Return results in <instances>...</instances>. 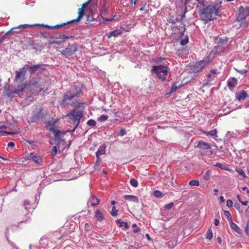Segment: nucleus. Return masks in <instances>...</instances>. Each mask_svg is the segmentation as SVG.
Instances as JSON below:
<instances>
[{"label":"nucleus","instance_id":"a18cd8bd","mask_svg":"<svg viewBox=\"0 0 249 249\" xmlns=\"http://www.w3.org/2000/svg\"><path fill=\"white\" fill-rule=\"evenodd\" d=\"M189 185L190 186H199V182L197 180H192L189 182Z\"/></svg>","mask_w":249,"mask_h":249},{"label":"nucleus","instance_id":"3c124183","mask_svg":"<svg viewBox=\"0 0 249 249\" xmlns=\"http://www.w3.org/2000/svg\"><path fill=\"white\" fill-rule=\"evenodd\" d=\"M132 227L134 229L133 230V232L134 233H138L139 231H141V228L138 227L136 224H133Z\"/></svg>","mask_w":249,"mask_h":249},{"label":"nucleus","instance_id":"393cba45","mask_svg":"<svg viewBox=\"0 0 249 249\" xmlns=\"http://www.w3.org/2000/svg\"><path fill=\"white\" fill-rule=\"evenodd\" d=\"M106 154V146L104 145H100L97 152H96V157H100L102 155Z\"/></svg>","mask_w":249,"mask_h":249},{"label":"nucleus","instance_id":"9b49d317","mask_svg":"<svg viewBox=\"0 0 249 249\" xmlns=\"http://www.w3.org/2000/svg\"><path fill=\"white\" fill-rule=\"evenodd\" d=\"M196 147L202 150H210L209 151V153L208 154V155H212L213 154V152L211 150V146L210 144L207 142H205L203 141H199L198 142V143L196 145Z\"/></svg>","mask_w":249,"mask_h":249},{"label":"nucleus","instance_id":"8fccbe9b","mask_svg":"<svg viewBox=\"0 0 249 249\" xmlns=\"http://www.w3.org/2000/svg\"><path fill=\"white\" fill-rule=\"evenodd\" d=\"M211 172L210 171H207L203 176V179L205 180H208L210 178Z\"/></svg>","mask_w":249,"mask_h":249},{"label":"nucleus","instance_id":"6e6552de","mask_svg":"<svg viewBox=\"0 0 249 249\" xmlns=\"http://www.w3.org/2000/svg\"><path fill=\"white\" fill-rule=\"evenodd\" d=\"M49 130L54 134L55 143L56 145H59L62 141H64L62 139V132L60 130L56 129L54 127H51Z\"/></svg>","mask_w":249,"mask_h":249},{"label":"nucleus","instance_id":"0eeeda50","mask_svg":"<svg viewBox=\"0 0 249 249\" xmlns=\"http://www.w3.org/2000/svg\"><path fill=\"white\" fill-rule=\"evenodd\" d=\"M78 51L77 43L69 44L67 47L62 51L61 53L66 58H69Z\"/></svg>","mask_w":249,"mask_h":249},{"label":"nucleus","instance_id":"423d86ee","mask_svg":"<svg viewBox=\"0 0 249 249\" xmlns=\"http://www.w3.org/2000/svg\"><path fill=\"white\" fill-rule=\"evenodd\" d=\"M89 4H92L93 6L97 4V0H89L88 1L83 4L82 7L78 9V16L77 18L70 21V22H79L84 15V9L88 7Z\"/></svg>","mask_w":249,"mask_h":249},{"label":"nucleus","instance_id":"72a5a7b5","mask_svg":"<svg viewBox=\"0 0 249 249\" xmlns=\"http://www.w3.org/2000/svg\"><path fill=\"white\" fill-rule=\"evenodd\" d=\"M121 114L122 112L117 111L115 109H113V110H111V113H110V115L111 116H112L113 117L115 116L118 118H121Z\"/></svg>","mask_w":249,"mask_h":249},{"label":"nucleus","instance_id":"5701e85b","mask_svg":"<svg viewBox=\"0 0 249 249\" xmlns=\"http://www.w3.org/2000/svg\"><path fill=\"white\" fill-rule=\"evenodd\" d=\"M214 57V55H211L210 53L208 56L205 57L201 61L203 62V64H205V66H206L213 61Z\"/></svg>","mask_w":249,"mask_h":249},{"label":"nucleus","instance_id":"4be33fe9","mask_svg":"<svg viewBox=\"0 0 249 249\" xmlns=\"http://www.w3.org/2000/svg\"><path fill=\"white\" fill-rule=\"evenodd\" d=\"M248 95L245 90H242L238 94L236 93V98L239 101L244 100L247 97Z\"/></svg>","mask_w":249,"mask_h":249},{"label":"nucleus","instance_id":"4d7b16f0","mask_svg":"<svg viewBox=\"0 0 249 249\" xmlns=\"http://www.w3.org/2000/svg\"><path fill=\"white\" fill-rule=\"evenodd\" d=\"M103 19L104 20V23H106V22L107 21H112L113 20H114V18L115 17V15H114L112 18H104L102 16H101Z\"/></svg>","mask_w":249,"mask_h":249},{"label":"nucleus","instance_id":"de8ad7c7","mask_svg":"<svg viewBox=\"0 0 249 249\" xmlns=\"http://www.w3.org/2000/svg\"><path fill=\"white\" fill-rule=\"evenodd\" d=\"M57 146L58 145H56L55 146H53L51 152V154L53 156H55L57 153V151H58L57 147Z\"/></svg>","mask_w":249,"mask_h":249},{"label":"nucleus","instance_id":"ddd939ff","mask_svg":"<svg viewBox=\"0 0 249 249\" xmlns=\"http://www.w3.org/2000/svg\"><path fill=\"white\" fill-rule=\"evenodd\" d=\"M227 48V47H224L223 45H216L211 51L210 54L215 56V55L220 54V53L224 52Z\"/></svg>","mask_w":249,"mask_h":249},{"label":"nucleus","instance_id":"e2e57ef3","mask_svg":"<svg viewBox=\"0 0 249 249\" xmlns=\"http://www.w3.org/2000/svg\"><path fill=\"white\" fill-rule=\"evenodd\" d=\"M198 3L200 4L202 6H203V7L207 6V4H205V0H196Z\"/></svg>","mask_w":249,"mask_h":249},{"label":"nucleus","instance_id":"7ed1b4c3","mask_svg":"<svg viewBox=\"0 0 249 249\" xmlns=\"http://www.w3.org/2000/svg\"><path fill=\"white\" fill-rule=\"evenodd\" d=\"M81 91V89L79 86L76 85H72L63 95L62 100L59 101L60 105L64 107H68L69 106H71L75 108H80L83 103H79L77 101L71 102V101L72 99L78 97Z\"/></svg>","mask_w":249,"mask_h":249},{"label":"nucleus","instance_id":"f03ea898","mask_svg":"<svg viewBox=\"0 0 249 249\" xmlns=\"http://www.w3.org/2000/svg\"><path fill=\"white\" fill-rule=\"evenodd\" d=\"M222 4V1H219L213 4H210L206 6L200 8L198 10V13L200 19L205 24L216 18V17H221V13L219 12V8Z\"/></svg>","mask_w":249,"mask_h":249},{"label":"nucleus","instance_id":"7c9ffc66","mask_svg":"<svg viewBox=\"0 0 249 249\" xmlns=\"http://www.w3.org/2000/svg\"><path fill=\"white\" fill-rule=\"evenodd\" d=\"M101 13L100 15L102 16L104 13H107L108 12V6H107V3L106 1H104L103 3L101 9L100 10Z\"/></svg>","mask_w":249,"mask_h":249},{"label":"nucleus","instance_id":"6e6d98bb","mask_svg":"<svg viewBox=\"0 0 249 249\" xmlns=\"http://www.w3.org/2000/svg\"><path fill=\"white\" fill-rule=\"evenodd\" d=\"M174 206V203L173 202L169 203L167 204H166L164 208L165 209L170 210Z\"/></svg>","mask_w":249,"mask_h":249},{"label":"nucleus","instance_id":"13d9d810","mask_svg":"<svg viewBox=\"0 0 249 249\" xmlns=\"http://www.w3.org/2000/svg\"><path fill=\"white\" fill-rule=\"evenodd\" d=\"M126 134V131L124 128H121L120 131V135L121 136H124Z\"/></svg>","mask_w":249,"mask_h":249},{"label":"nucleus","instance_id":"aec40b11","mask_svg":"<svg viewBox=\"0 0 249 249\" xmlns=\"http://www.w3.org/2000/svg\"><path fill=\"white\" fill-rule=\"evenodd\" d=\"M122 34V31L121 30H120V29H116V30H114L109 32V33H108L107 35V36L108 38H111L112 36L116 37L118 35H121Z\"/></svg>","mask_w":249,"mask_h":249},{"label":"nucleus","instance_id":"09e8293b","mask_svg":"<svg viewBox=\"0 0 249 249\" xmlns=\"http://www.w3.org/2000/svg\"><path fill=\"white\" fill-rule=\"evenodd\" d=\"M72 36H67L65 35H61L60 34L58 35V36L56 37V38H59V39H70V38H72Z\"/></svg>","mask_w":249,"mask_h":249},{"label":"nucleus","instance_id":"5fc2aeb1","mask_svg":"<svg viewBox=\"0 0 249 249\" xmlns=\"http://www.w3.org/2000/svg\"><path fill=\"white\" fill-rule=\"evenodd\" d=\"M41 36H42L43 38H53V36H51L48 33H41Z\"/></svg>","mask_w":249,"mask_h":249},{"label":"nucleus","instance_id":"a878e982","mask_svg":"<svg viewBox=\"0 0 249 249\" xmlns=\"http://www.w3.org/2000/svg\"><path fill=\"white\" fill-rule=\"evenodd\" d=\"M230 225L231 228L235 232L239 234L241 233V230L240 228L232 221L230 222Z\"/></svg>","mask_w":249,"mask_h":249},{"label":"nucleus","instance_id":"9d476101","mask_svg":"<svg viewBox=\"0 0 249 249\" xmlns=\"http://www.w3.org/2000/svg\"><path fill=\"white\" fill-rule=\"evenodd\" d=\"M25 159L26 160H32L37 164H39L42 162V157L34 152L30 153L27 157H26Z\"/></svg>","mask_w":249,"mask_h":249},{"label":"nucleus","instance_id":"79ce46f5","mask_svg":"<svg viewBox=\"0 0 249 249\" xmlns=\"http://www.w3.org/2000/svg\"><path fill=\"white\" fill-rule=\"evenodd\" d=\"M236 171L238 173V174L242 176L243 177V178H246V175L245 173V172L242 169L238 168L236 170Z\"/></svg>","mask_w":249,"mask_h":249},{"label":"nucleus","instance_id":"e433bc0d","mask_svg":"<svg viewBox=\"0 0 249 249\" xmlns=\"http://www.w3.org/2000/svg\"><path fill=\"white\" fill-rule=\"evenodd\" d=\"M154 195L156 197L161 198L164 196L163 194L159 190H155L154 192Z\"/></svg>","mask_w":249,"mask_h":249},{"label":"nucleus","instance_id":"20e7f679","mask_svg":"<svg viewBox=\"0 0 249 249\" xmlns=\"http://www.w3.org/2000/svg\"><path fill=\"white\" fill-rule=\"evenodd\" d=\"M77 109L74 108L67 115V116L69 117L74 126L73 129L71 130V133L74 132L80 123L81 118L84 116L83 111L82 110H77Z\"/></svg>","mask_w":249,"mask_h":249},{"label":"nucleus","instance_id":"2eb2a0df","mask_svg":"<svg viewBox=\"0 0 249 249\" xmlns=\"http://www.w3.org/2000/svg\"><path fill=\"white\" fill-rule=\"evenodd\" d=\"M41 111V110H39L36 112H33V113L32 115V116L28 121V123L32 124L38 121L40 118Z\"/></svg>","mask_w":249,"mask_h":249},{"label":"nucleus","instance_id":"58836bf2","mask_svg":"<svg viewBox=\"0 0 249 249\" xmlns=\"http://www.w3.org/2000/svg\"><path fill=\"white\" fill-rule=\"evenodd\" d=\"M167 20L168 22L171 23L173 24H176L178 21V19L177 18H174L173 16H170V17L168 18Z\"/></svg>","mask_w":249,"mask_h":249},{"label":"nucleus","instance_id":"49530a36","mask_svg":"<svg viewBox=\"0 0 249 249\" xmlns=\"http://www.w3.org/2000/svg\"><path fill=\"white\" fill-rule=\"evenodd\" d=\"M118 212V210L116 209L115 206H113L112 207V209L111 212L110 213V214H111V215L112 216L115 217L118 214V213H117Z\"/></svg>","mask_w":249,"mask_h":249},{"label":"nucleus","instance_id":"f257e3e1","mask_svg":"<svg viewBox=\"0 0 249 249\" xmlns=\"http://www.w3.org/2000/svg\"><path fill=\"white\" fill-rule=\"evenodd\" d=\"M45 70V64L42 63L32 64L30 62L28 61L22 68L15 71V77L14 80L15 89H11L9 88L5 89L6 96L8 97H13L15 94L20 95L25 89L27 88L29 84L26 80V73H28L30 76H31L36 72L42 73Z\"/></svg>","mask_w":249,"mask_h":249},{"label":"nucleus","instance_id":"f704fd0d","mask_svg":"<svg viewBox=\"0 0 249 249\" xmlns=\"http://www.w3.org/2000/svg\"><path fill=\"white\" fill-rule=\"evenodd\" d=\"M224 213L225 216L227 217V219H228V221H229L230 222L232 221L231 214L229 211L225 210L224 211Z\"/></svg>","mask_w":249,"mask_h":249},{"label":"nucleus","instance_id":"0e129e2a","mask_svg":"<svg viewBox=\"0 0 249 249\" xmlns=\"http://www.w3.org/2000/svg\"><path fill=\"white\" fill-rule=\"evenodd\" d=\"M233 205V202L231 199H228L227 201V206L228 207H231Z\"/></svg>","mask_w":249,"mask_h":249},{"label":"nucleus","instance_id":"2f4dec72","mask_svg":"<svg viewBox=\"0 0 249 249\" xmlns=\"http://www.w3.org/2000/svg\"><path fill=\"white\" fill-rule=\"evenodd\" d=\"M116 223L118 225L119 227H122L124 226L126 229H128L129 228V226L127 222H122L121 219H118L116 220Z\"/></svg>","mask_w":249,"mask_h":249},{"label":"nucleus","instance_id":"ea45409f","mask_svg":"<svg viewBox=\"0 0 249 249\" xmlns=\"http://www.w3.org/2000/svg\"><path fill=\"white\" fill-rule=\"evenodd\" d=\"M213 237V233L211 229H209L207 232L206 238L209 240H211Z\"/></svg>","mask_w":249,"mask_h":249},{"label":"nucleus","instance_id":"f3484780","mask_svg":"<svg viewBox=\"0 0 249 249\" xmlns=\"http://www.w3.org/2000/svg\"><path fill=\"white\" fill-rule=\"evenodd\" d=\"M73 23V22H70V21H69L66 23H62L60 24H57L55 26H49V25H44L43 24H41V26H44L45 27L49 28V29H58V28H61L62 27H64L67 24H71ZM34 25L35 26H40V25H41V24H35Z\"/></svg>","mask_w":249,"mask_h":249},{"label":"nucleus","instance_id":"b1692460","mask_svg":"<svg viewBox=\"0 0 249 249\" xmlns=\"http://www.w3.org/2000/svg\"><path fill=\"white\" fill-rule=\"evenodd\" d=\"M214 57V55H211L210 53L208 56L205 57L201 61L203 62V64H205V66H206L213 61Z\"/></svg>","mask_w":249,"mask_h":249},{"label":"nucleus","instance_id":"603ef678","mask_svg":"<svg viewBox=\"0 0 249 249\" xmlns=\"http://www.w3.org/2000/svg\"><path fill=\"white\" fill-rule=\"evenodd\" d=\"M0 133H1L2 136H7L8 135H13L15 134L14 132H7L5 131H0Z\"/></svg>","mask_w":249,"mask_h":249},{"label":"nucleus","instance_id":"39448f33","mask_svg":"<svg viewBox=\"0 0 249 249\" xmlns=\"http://www.w3.org/2000/svg\"><path fill=\"white\" fill-rule=\"evenodd\" d=\"M151 72H155L157 77L162 82L166 80V76L169 73V69L167 66L160 65L152 66Z\"/></svg>","mask_w":249,"mask_h":249},{"label":"nucleus","instance_id":"bf43d9fd","mask_svg":"<svg viewBox=\"0 0 249 249\" xmlns=\"http://www.w3.org/2000/svg\"><path fill=\"white\" fill-rule=\"evenodd\" d=\"M95 19L92 16L89 15L87 16V21L89 22H92L95 21Z\"/></svg>","mask_w":249,"mask_h":249},{"label":"nucleus","instance_id":"c03bdc74","mask_svg":"<svg viewBox=\"0 0 249 249\" xmlns=\"http://www.w3.org/2000/svg\"><path fill=\"white\" fill-rule=\"evenodd\" d=\"M130 183L132 186L134 187H137L138 186V181L136 179L133 178L130 179Z\"/></svg>","mask_w":249,"mask_h":249},{"label":"nucleus","instance_id":"774afa93","mask_svg":"<svg viewBox=\"0 0 249 249\" xmlns=\"http://www.w3.org/2000/svg\"><path fill=\"white\" fill-rule=\"evenodd\" d=\"M215 167H219V168L223 169V164L219 162H216L215 164L213 165Z\"/></svg>","mask_w":249,"mask_h":249},{"label":"nucleus","instance_id":"4468645a","mask_svg":"<svg viewBox=\"0 0 249 249\" xmlns=\"http://www.w3.org/2000/svg\"><path fill=\"white\" fill-rule=\"evenodd\" d=\"M238 16L236 18L239 20L245 19L246 18L249 16V13L246 10V8L243 6H240L238 9Z\"/></svg>","mask_w":249,"mask_h":249},{"label":"nucleus","instance_id":"c756f323","mask_svg":"<svg viewBox=\"0 0 249 249\" xmlns=\"http://www.w3.org/2000/svg\"><path fill=\"white\" fill-rule=\"evenodd\" d=\"M102 162V160L99 157H96V160L94 165V169L95 170L99 171L100 169V166Z\"/></svg>","mask_w":249,"mask_h":249},{"label":"nucleus","instance_id":"338daca9","mask_svg":"<svg viewBox=\"0 0 249 249\" xmlns=\"http://www.w3.org/2000/svg\"><path fill=\"white\" fill-rule=\"evenodd\" d=\"M7 239L9 243L11 245V246L14 248H15L16 249H18V248L11 241H10L8 237H7Z\"/></svg>","mask_w":249,"mask_h":249},{"label":"nucleus","instance_id":"6ab92c4d","mask_svg":"<svg viewBox=\"0 0 249 249\" xmlns=\"http://www.w3.org/2000/svg\"><path fill=\"white\" fill-rule=\"evenodd\" d=\"M205 64H203L201 61L196 63L194 65V72H198L202 70L205 67Z\"/></svg>","mask_w":249,"mask_h":249},{"label":"nucleus","instance_id":"c9c22d12","mask_svg":"<svg viewBox=\"0 0 249 249\" xmlns=\"http://www.w3.org/2000/svg\"><path fill=\"white\" fill-rule=\"evenodd\" d=\"M189 42V37L188 36H186L184 39H182L180 41V44L181 46L186 45Z\"/></svg>","mask_w":249,"mask_h":249},{"label":"nucleus","instance_id":"f8f14e48","mask_svg":"<svg viewBox=\"0 0 249 249\" xmlns=\"http://www.w3.org/2000/svg\"><path fill=\"white\" fill-rule=\"evenodd\" d=\"M229 38L226 36H224L223 37L220 36H218L214 37V41L215 44H217V45H224L225 47H228V45L227 44V42L228 41Z\"/></svg>","mask_w":249,"mask_h":249},{"label":"nucleus","instance_id":"37998d69","mask_svg":"<svg viewBox=\"0 0 249 249\" xmlns=\"http://www.w3.org/2000/svg\"><path fill=\"white\" fill-rule=\"evenodd\" d=\"M108 118V116L103 115L98 118V121L100 122H103L107 121V120Z\"/></svg>","mask_w":249,"mask_h":249},{"label":"nucleus","instance_id":"4c0bfd02","mask_svg":"<svg viewBox=\"0 0 249 249\" xmlns=\"http://www.w3.org/2000/svg\"><path fill=\"white\" fill-rule=\"evenodd\" d=\"M87 124L89 126L94 127L96 125V122L94 120L91 119L88 121Z\"/></svg>","mask_w":249,"mask_h":249},{"label":"nucleus","instance_id":"052dcab7","mask_svg":"<svg viewBox=\"0 0 249 249\" xmlns=\"http://www.w3.org/2000/svg\"><path fill=\"white\" fill-rule=\"evenodd\" d=\"M245 232L247 235L249 236V221L247 222V225L245 228Z\"/></svg>","mask_w":249,"mask_h":249},{"label":"nucleus","instance_id":"c85d7f7f","mask_svg":"<svg viewBox=\"0 0 249 249\" xmlns=\"http://www.w3.org/2000/svg\"><path fill=\"white\" fill-rule=\"evenodd\" d=\"M236 21L240 22L239 28L245 29L248 26L249 23L245 19L239 20L238 18H236Z\"/></svg>","mask_w":249,"mask_h":249},{"label":"nucleus","instance_id":"a211bd4d","mask_svg":"<svg viewBox=\"0 0 249 249\" xmlns=\"http://www.w3.org/2000/svg\"><path fill=\"white\" fill-rule=\"evenodd\" d=\"M100 202L99 199L96 197L95 196L92 195L88 201V205L89 203L91 206H95L97 205H98Z\"/></svg>","mask_w":249,"mask_h":249},{"label":"nucleus","instance_id":"412c9836","mask_svg":"<svg viewBox=\"0 0 249 249\" xmlns=\"http://www.w3.org/2000/svg\"><path fill=\"white\" fill-rule=\"evenodd\" d=\"M124 198L126 200L136 203H138L139 202L138 197L136 196L126 195L124 196Z\"/></svg>","mask_w":249,"mask_h":249},{"label":"nucleus","instance_id":"a19ab883","mask_svg":"<svg viewBox=\"0 0 249 249\" xmlns=\"http://www.w3.org/2000/svg\"><path fill=\"white\" fill-rule=\"evenodd\" d=\"M29 85L27 86V87L30 85H33L34 87H37V84H38V81H36V79L35 78H33L32 80L30 81L29 83L27 82Z\"/></svg>","mask_w":249,"mask_h":249},{"label":"nucleus","instance_id":"864d4df0","mask_svg":"<svg viewBox=\"0 0 249 249\" xmlns=\"http://www.w3.org/2000/svg\"><path fill=\"white\" fill-rule=\"evenodd\" d=\"M234 207L239 212V213H242V209H241L240 205L238 203H235L234 204Z\"/></svg>","mask_w":249,"mask_h":249},{"label":"nucleus","instance_id":"473e14b6","mask_svg":"<svg viewBox=\"0 0 249 249\" xmlns=\"http://www.w3.org/2000/svg\"><path fill=\"white\" fill-rule=\"evenodd\" d=\"M217 132V131L216 129H214L210 131H203V133L204 134H206L207 136H216V137H217L216 136Z\"/></svg>","mask_w":249,"mask_h":249},{"label":"nucleus","instance_id":"dca6fc26","mask_svg":"<svg viewBox=\"0 0 249 249\" xmlns=\"http://www.w3.org/2000/svg\"><path fill=\"white\" fill-rule=\"evenodd\" d=\"M237 84L238 81L235 77L230 78L227 81V86L231 91L233 90Z\"/></svg>","mask_w":249,"mask_h":249},{"label":"nucleus","instance_id":"cd10ccee","mask_svg":"<svg viewBox=\"0 0 249 249\" xmlns=\"http://www.w3.org/2000/svg\"><path fill=\"white\" fill-rule=\"evenodd\" d=\"M177 83L178 82H174L172 84L170 91L167 93V95H170L171 94L175 92L178 89L180 88V85H179L178 86H177Z\"/></svg>","mask_w":249,"mask_h":249},{"label":"nucleus","instance_id":"69168bd1","mask_svg":"<svg viewBox=\"0 0 249 249\" xmlns=\"http://www.w3.org/2000/svg\"><path fill=\"white\" fill-rule=\"evenodd\" d=\"M248 72V70L246 69L241 70L239 73L242 75H246Z\"/></svg>","mask_w":249,"mask_h":249},{"label":"nucleus","instance_id":"680f3d73","mask_svg":"<svg viewBox=\"0 0 249 249\" xmlns=\"http://www.w3.org/2000/svg\"><path fill=\"white\" fill-rule=\"evenodd\" d=\"M9 36L8 33L7 32L3 36L0 38V43L2 42L5 39L7 36Z\"/></svg>","mask_w":249,"mask_h":249},{"label":"nucleus","instance_id":"1a4fd4ad","mask_svg":"<svg viewBox=\"0 0 249 249\" xmlns=\"http://www.w3.org/2000/svg\"><path fill=\"white\" fill-rule=\"evenodd\" d=\"M32 25L29 24H21L17 27L11 28L10 30L7 31L9 35L12 34H18L21 32L22 29H25L26 27L32 26Z\"/></svg>","mask_w":249,"mask_h":249},{"label":"nucleus","instance_id":"bb28decb","mask_svg":"<svg viewBox=\"0 0 249 249\" xmlns=\"http://www.w3.org/2000/svg\"><path fill=\"white\" fill-rule=\"evenodd\" d=\"M95 216L100 222L103 221L105 219L103 213L99 210L95 212Z\"/></svg>","mask_w":249,"mask_h":249}]
</instances>
